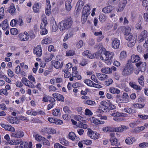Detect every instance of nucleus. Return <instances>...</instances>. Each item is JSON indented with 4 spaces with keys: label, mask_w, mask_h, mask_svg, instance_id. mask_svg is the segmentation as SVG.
Segmentation results:
<instances>
[{
    "label": "nucleus",
    "mask_w": 148,
    "mask_h": 148,
    "mask_svg": "<svg viewBox=\"0 0 148 148\" xmlns=\"http://www.w3.org/2000/svg\"><path fill=\"white\" fill-rule=\"evenodd\" d=\"M73 24V21L71 18L64 20L59 23L60 29L61 31L67 29L71 27Z\"/></svg>",
    "instance_id": "nucleus-1"
},
{
    "label": "nucleus",
    "mask_w": 148,
    "mask_h": 148,
    "mask_svg": "<svg viewBox=\"0 0 148 148\" xmlns=\"http://www.w3.org/2000/svg\"><path fill=\"white\" fill-rule=\"evenodd\" d=\"M100 104L101 110L104 112H107L108 110H113L115 108V106L112 104L109 101H103L101 102Z\"/></svg>",
    "instance_id": "nucleus-2"
},
{
    "label": "nucleus",
    "mask_w": 148,
    "mask_h": 148,
    "mask_svg": "<svg viewBox=\"0 0 148 148\" xmlns=\"http://www.w3.org/2000/svg\"><path fill=\"white\" fill-rule=\"evenodd\" d=\"M133 67L130 63H127L123 69L122 75L126 76L130 75L133 72Z\"/></svg>",
    "instance_id": "nucleus-3"
},
{
    "label": "nucleus",
    "mask_w": 148,
    "mask_h": 148,
    "mask_svg": "<svg viewBox=\"0 0 148 148\" xmlns=\"http://www.w3.org/2000/svg\"><path fill=\"white\" fill-rule=\"evenodd\" d=\"M129 96L126 93H123L122 97L117 95L116 97V102L117 103H127L129 102Z\"/></svg>",
    "instance_id": "nucleus-4"
},
{
    "label": "nucleus",
    "mask_w": 148,
    "mask_h": 148,
    "mask_svg": "<svg viewBox=\"0 0 148 148\" xmlns=\"http://www.w3.org/2000/svg\"><path fill=\"white\" fill-rule=\"evenodd\" d=\"M87 134L88 136L90 138L93 139L98 138L99 134L96 132H94L91 129H88Z\"/></svg>",
    "instance_id": "nucleus-5"
},
{
    "label": "nucleus",
    "mask_w": 148,
    "mask_h": 148,
    "mask_svg": "<svg viewBox=\"0 0 148 148\" xmlns=\"http://www.w3.org/2000/svg\"><path fill=\"white\" fill-rule=\"evenodd\" d=\"M131 30V29L129 27H127L125 29V39L128 40H131L134 37H136L133 36L132 34L130 33Z\"/></svg>",
    "instance_id": "nucleus-6"
},
{
    "label": "nucleus",
    "mask_w": 148,
    "mask_h": 148,
    "mask_svg": "<svg viewBox=\"0 0 148 148\" xmlns=\"http://www.w3.org/2000/svg\"><path fill=\"white\" fill-rule=\"evenodd\" d=\"M24 135V132L21 130H15L11 133V136L15 138H21Z\"/></svg>",
    "instance_id": "nucleus-7"
},
{
    "label": "nucleus",
    "mask_w": 148,
    "mask_h": 148,
    "mask_svg": "<svg viewBox=\"0 0 148 148\" xmlns=\"http://www.w3.org/2000/svg\"><path fill=\"white\" fill-rule=\"evenodd\" d=\"M147 32L146 30H144L141 33L140 36H138V40L139 42L143 41L145 38L147 37Z\"/></svg>",
    "instance_id": "nucleus-8"
},
{
    "label": "nucleus",
    "mask_w": 148,
    "mask_h": 148,
    "mask_svg": "<svg viewBox=\"0 0 148 148\" xmlns=\"http://www.w3.org/2000/svg\"><path fill=\"white\" fill-rule=\"evenodd\" d=\"M22 82L25 84L26 86H28L29 87L32 88H35V86L31 82L27 79L25 77H23L22 80Z\"/></svg>",
    "instance_id": "nucleus-9"
},
{
    "label": "nucleus",
    "mask_w": 148,
    "mask_h": 148,
    "mask_svg": "<svg viewBox=\"0 0 148 148\" xmlns=\"http://www.w3.org/2000/svg\"><path fill=\"white\" fill-rule=\"evenodd\" d=\"M136 65L138 67H140L141 72L144 71L146 69V64L145 62H140L138 63H136Z\"/></svg>",
    "instance_id": "nucleus-10"
},
{
    "label": "nucleus",
    "mask_w": 148,
    "mask_h": 148,
    "mask_svg": "<svg viewBox=\"0 0 148 148\" xmlns=\"http://www.w3.org/2000/svg\"><path fill=\"white\" fill-rule=\"evenodd\" d=\"M104 55V60H110L113 57L114 53L113 52H111L109 51H105L103 53Z\"/></svg>",
    "instance_id": "nucleus-11"
},
{
    "label": "nucleus",
    "mask_w": 148,
    "mask_h": 148,
    "mask_svg": "<svg viewBox=\"0 0 148 148\" xmlns=\"http://www.w3.org/2000/svg\"><path fill=\"white\" fill-rule=\"evenodd\" d=\"M42 50L40 45H38L34 49V53L38 57H40L42 54Z\"/></svg>",
    "instance_id": "nucleus-12"
},
{
    "label": "nucleus",
    "mask_w": 148,
    "mask_h": 148,
    "mask_svg": "<svg viewBox=\"0 0 148 148\" xmlns=\"http://www.w3.org/2000/svg\"><path fill=\"white\" fill-rule=\"evenodd\" d=\"M69 138L72 140L77 141L79 140V138L77 137L74 132H71L69 134Z\"/></svg>",
    "instance_id": "nucleus-13"
},
{
    "label": "nucleus",
    "mask_w": 148,
    "mask_h": 148,
    "mask_svg": "<svg viewBox=\"0 0 148 148\" xmlns=\"http://www.w3.org/2000/svg\"><path fill=\"white\" fill-rule=\"evenodd\" d=\"M32 143L31 142H30L28 144V143L26 142H22L20 144V148H32Z\"/></svg>",
    "instance_id": "nucleus-14"
},
{
    "label": "nucleus",
    "mask_w": 148,
    "mask_h": 148,
    "mask_svg": "<svg viewBox=\"0 0 148 148\" xmlns=\"http://www.w3.org/2000/svg\"><path fill=\"white\" fill-rule=\"evenodd\" d=\"M120 45V41L116 38H114L112 43V47L115 49L118 48L119 46Z\"/></svg>",
    "instance_id": "nucleus-15"
},
{
    "label": "nucleus",
    "mask_w": 148,
    "mask_h": 148,
    "mask_svg": "<svg viewBox=\"0 0 148 148\" xmlns=\"http://www.w3.org/2000/svg\"><path fill=\"white\" fill-rule=\"evenodd\" d=\"M52 65L57 69L61 68L63 65V63L61 62V64L58 61H51Z\"/></svg>",
    "instance_id": "nucleus-16"
},
{
    "label": "nucleus",
    "mask_w": 148,
    "mask_h": 148,
    "mask_svg": "<svg viewBox=\"0 0 148 148\" xmlns=\"http://www.w3.org/2000/svg\"><path fill=\"white\" fill-rule=\"evenodd\" d=\"M114 9V8L111 5H109L103 8L102 10L103 12L105 13H109Z\"/></svg>",
    "instance_id": "nucleus-17"
},
{
    "label": "nucleus",
    "mask_w": 148,
    "mask_h": 148,
    "mask_svg": "<svg viewBox=\"0 0 148 148\" xmlns=\"http://www.w3.org/2000/svg\"><path fill=\"white\" fill-rule=\"evenodd\" d=\"M47 24V18L45 17L42 18V22L40 25V28L41 29H46L45 27Z\"/></svg>",
    "instance_id": "nucleus-18"
},
{
    "label": "nucleus",
    "mask_w": 148,
    "mask_h": 148,
    "mask_svg": "<svg viewBox=\"0 0 148 148\" xmlns=\"http://www.w3.org/2000/svg\"><path fill=\"white\" fill-rule=\"evenodd\" d=\"M1 125L2 127L4 128L6 130L8 131L12 132L15 131L14 128L11 125H5L4 124H2Z\"/></svg>",
    "instance_id": "nucleus-19"
},
{
    "label": "nucleus",
    "mask_w": 148,
    "mask_h": 148,
    "mask_svg": "<svg viewBox=\"0 0 148 148\" xmlns=\"http://www.w3.org/2000/svg\"><path fill=\"white\" fill-rule=\"evenodd\" d=\"M127 2L126 1H123L122 2L120 3L119 8L117 10V12H121L123 10L125 7Z\"/></svg>",
    "instance_id": "nucleus-20"
},
{
    "label": "nucleus",
    "mask_w": 148,
    "mask_h": 148,
    "mask_svg": "<svg viewBox=\"0 0 148 148\" xmlns=\"http://www.w3.org/2000/svg\"><path fill=\"white\" fill-rule=\"evenodd\" d=\"M51 26H52V30L53 32H56L58 29V27L55 21L52 20L51 21Z\"/></svg>",
    "instance_id": "nucleus-21"
},
{
    "label": "nucleus",
    "mask_w": 148,
    "mask_h": 148,
    "mask_svg": "<svg viewBox=\"0 0 148 148\" xmlns=\"http://www.w3.org/2000/svg\"><path fill=\"white\" fill-rule=\"evenodd\" d=\"M111 144L112 145L118 147L120 145V143L118 142V140L116 138H111L110 139Z\"/></svg>",
    "instance_id": "nucleus-22"
},
{
    "label": "nucleus",
    "mask_w": 148,
    "mask_h": 148,
    "mask_svg": "<svg viewBox=\"0 0 148 148\" xmlns=\"http://www.w3.org/2000/svg\"><path fill=\"white\" fill-rule=\"evenodd\" d=\"M96 76L99 80L101 81L105 80L108 77L107 75L100 73H97Z\"/></svg>",
    "instance_id": "nucleus-23"
},
{
    "label": "nucleus",
    "mask_w": 148,
    "mask_h": 148,
    "mask_svg": "<svg viewBox=\"0 0 148 148\" xmlns=\"http://www.w3.org/2000/svg\"><path fill=\"white\" fill-rule=\"evenodd\" d=\"M52 95L54 98H56L58 100L62 101H64V97L63 95L58 93H55L53 94Z\"/></svg>",
    "instance_id": "nucleus-24"
},
{
    "label": "nucleus",
    "mask_w": 148,
    "mask_h": 148,
    "mask_svg": "<svg viewBox=\"0 0 148 148\" xmlns=\"http://www.w3.org/2000/svg\"><path fill=\"white\" fill-rule=\"evenodd\" d=\"M18 37L22 41H26L29 38V36H27L23 34H20L18 35Z\"/></svg>",
    "instance_id": "nucleus-25"
},
{
    "label": "nucleus",
    "mask_w": 148,
    "mask_h": 148,
    "mask_svg": "<svg viewBox=\"0 0 148 148\" xmlns=\"http://www.w3.org/2000/svg\"><path fill=\"white\" fill-rule=\"evenodd\" d=\"M16 9L14 4H11L10 7L9 8L8 11L12 15H14Z\"/></svg>",
    "instance_id": "nucleus-26"
},
{
    "label": "nucleus",
    "mask_w": 148,
    "mask_h": 148,
    "mask_svg": "<svg viewBox=\"0 0 148 148\" xmlns=\"http://www.w3.org/2000/svg\"><path fill=\"white\" fill-rule=\"evenodd\" d=\"M131 57V61L132 63L137 62L140 60V58L138 55H133Z\"/></svg>",
    "instance_id": "nucleus-27"
},
{
    "label": "nucleus",
    "mask_w": 148,
    "mask_h": 148,
    "mask_svg": "<svg viewBox=\"0 0 148 148\" xmlns=\"http://www.w3.org/2000/svg\"><path fill=\"white\" fill-rule=\"evenodd\" d=\"M72 0H68L65 2V6L66 10L70 11L71 8V4Z\"/></svg>",
    "instance_id": "nucleus-28"
},
{
    "label": "nucleus",
    "mask_w": 148,
    "mask_h": 148,
    "mask_svg": "<svg viewBox=\"0 0 148 148\" xmlns=\"http://www.w3.org/2000/svg\"><path fill=\"white\" fill-rule=\"evenodd\" d=\"M84 0H79L77 4L76 7L78 6L77 10H80L84 5Z\"/></svg>",
    "instance_id": "nucleus-29"
},
{
    "label": "nucleus",
    "mask_w": 148,
    "mask_h": 148,
    "mask_svg": "<svg viewBox=\"0 0 148 148\" xmlns=\"http://www.w3.org/2000/svg\"><path fill=\"white\" fill-rule=\"evenodd\" d=\"M137 37H134L131 40H129L128 42V46L129 47H132L134 45L136 41Z\"/></svg>",
    "instance_id": "nucleus-30"
},
{
    "label": "nucleus",
    "mask_w": 148,
    "mask_h": 148,
    "mask_svg": "<svg viewBox=\"0 0 148 148\" xmlns=\"http://www.w3.org/2000/svg\"><path fill=\"white\" fill-rule=\"evenodd\" d=\"M7 120L10 123L14 124L17 122L18 119L16 117L10 116L8 117Z\"/></svg>",
    "instance_id": "nucleus-31"
},
{
    "label": "nucleus",
    "mask_w": 148,
    "mask_h": 148,
    "mask_svg": "<svg viewBox=\"0 0 148 148\" xmlns=\"http://www.w3.org/2000/svg\"><path fill=\"white\" fill-rule=\"evenodd\" d=\"M110 92L113 94H119L121 92V91L119 89L116 88H114L113 87H111L109 89Z\"/></svg>",
    "instance_id": "nucleus-32"
},
{
    "label": "nucleus",
    "mask_w": 148,
    "mask_h": 148,
    "mask_svg": "<svg viewBox=\"0 0 148 148\" xmlns=\"http://www.w3.org/2000/svg\"><path fill=\"white\" fill-rule=\"evenodd\" d=\"M129 84L132 88L136 90H140L141 89V88L140 86L136 85L134 82H130Z\"/></svg>",
    "instance_id": "nucleus-33"
},
{
    "label": "nucleus",
    "mask_w": 148,
    "mask_h": 148,
    "mask_svg": "<svg viewBox=\"0 0 148 148\" xmlns=\"http://www.w3.org/2000/svg\"><path fill=\"white\" fill-rule=\"evenodd\" d=\"M8 24L7 19H5L2 23V28L3 30H5L8 27Z\"/></svg>",
    "instance_id": "nucleus-34"
},
{
    "label": "nucleus",
    "mask_w": 148,
    "mask_h": 148,
    "mask_svg": "<svg viewBox=\"0 0 148 148\" xmlns=\"http://www.w3.org/2000/svg\"><path fill=\"white\" fill-rule=\"evenodd\" d=\"M52 41V38L50 37H48L42 40V43L43 44H48L51 43Z\"/></svg>",
    "instance_id": "nucleus-35"
},
{
    "label": "nucleus",
    "mask_w": 148,
    "mask_h": 148,
    "mask_svg": "<svg viewBox=\"0 0 148 148\" xmlns=\"http://www.w3.org/2000/svg\"><path fill=\"white\" fill-rule=\"evenodd\" d=\"M101 72L103 73L106 74L111 73H112V71L109 68H103L101 70Z\"/></svg>",
    "instance_id": "nucleus-36"
},
{
    "label": "nucleus",
    "mask_w": 148,
    "mask_h": 148,
    "mask_svg": "<svg viewBox=\"0 0 148 148\" xmlns=\"http://www.w3.org/2000/svg\"><path fill=\"white\" fill-rule=\"evenodd\" d=\"M134 141V138L132 137H128L125 140V143L128 144H132Z\"/></svg>",
    "instance_id": "nucleus-37"
},
{
    "label": "nucleus",
    "mask_w": 148,
    "mask_h": 148,
    "mask_svg": "<svg viewBox=\"0 0 148 148\" xmlns=\"http://www.w3.org/2000/svg\"><path fill=\"white\" fill-rule=\"evenodd\" d=\"M88 16L87 14L83 13L82 16V22L83 24L84 23L86 22Z\"/></svg>",
    "instance_id": "nucleus-38"
},
{
    "label": "nucleus",
    "mask_w": 148,
    "mask_h": 148,
    "mask_svg": "<svg viewBox=\"0 0 148 148\" xmlns=\"http://www.w3.org/2000/svg\"><path fill=\"white\" fill-rule=\"evenodd\" d=\"M60 142L62 145L65 146H67L69 144L68 142L63 138L60 139Z\"/></svg>",
    "instance_id": "nucleus-39"
},
{
    "label": "nucleus",
    "mask_w": 148,
    "mask_h": 148,
    "mask_svg": "<svg viewBox=\"0 0 148 148\" xmlns=\"http://www.w3.org/2000/svg\"><path fill=\"white\" fill-rule=\"evenodd\" d=\"M84 104H87L89 105L90 106H94L96 104V103H95V101L90 100L84 101Z\"/></svg>",
    "instance_id": "nucleus-40"
},
{
    "label": "nucleus",
    "mask_w": 148,
    "mask_h": 148,
    "mask_svg": "<svg viewBox=\"0 0 148 148\" xmlns=\"http://www.w3.org/2000/svg\"><path fill=\"white\" fill-rule=\"evenodd\" d=\"M34 138L35 139L38 141H42V140L45 139L44 137H42V136L38 134L35 135Z\"/></svg>",
    "instance_id": "nucleus-41"
},
{
    "label": "nucleus",
    "mask_w": 148,
    "mask_h": 148,
    "mask_svg": "<svg viewBox=\"0 0 148 148\" xmlns=\"http://www.w3.org/2000/svg\"><path fill=\"white\" fill-rule=\"evenodd\" d=\"M40 7L38 3H36L34 5L33 7V10L35 12H38L40 10Z\"/></svg>",
    "instance_id": "nucleus-42"
},
{
    "label": "nucleus",
    "mask_w": 148,
    "mask_h": 148,
    "mask_svg": "<svg viewBox=\"0 0 148 148\" xmlns=\"http://www.w3.org/2000/svg\"><path fill=\"white\" fill-rule=\"evenodd\" d=\"M77 73H72V75L73 77H75V79L76 80H80L82 78V77L80 75L77 74Z\"/></svg>",
    "instance_id": "nucleus-43"
},
{
    "label": "nucleus",
    "mask_w": 148,
    "mask_h": 148,
    "mask_svg": "<svg viewBox=\"0 0 148 148\" xmlns=\"http://www.w3.org/2000/svg\"><path fill=\"white\" fill-rule=\"evenodd\" d=\"M5 15L4 8L3 7H2L0 8V20L3 19L5 17Z\"/></svg>",
    "instance_id": "nucleus-44"
},
{
    "label": "nucleus",
    "mask_w": 148,
    "mask_h": 148,
    "mask_svg": "<svg viewBox=\"0 0 148 148\" xmlns=\"http://www.w3.org/2000/svg\"><path fill=\"white\" fill-rule=\"evenodd\" d=\"M144 77L143 75H141L140 77L138 78V81L140 85L143 86L144 85V82L143 81Z\"/></svg>",
    "instance_id": "nucleus-45"
},
{
    "label": "nucleus",
    "mask_w": 148,
    "mask_h": 148,
    "mask_svg": "<svg viewBox=\"0 0 148 148\" xmlns=\"http://www.w3.org/2000/svg\"><path fill=\"white\" fill-rule=\"evenodd\" d=\"M103 129L104 132H114V128L112 127H104Z\"/></svg>",
    "instance_id": "nucleus-46"
},
{
    "label": "nucleus",
    "mask_w": 148,
    "mask_h": 148,
    "mask_svg": "<svg viewBox=\"0 0 148 148\" xmlns=\"http://www.w3.org/2000/svg\"><path fill=\"white\" fill-rule=\"evenodd\" d=\"M83 9L85 11L83 12V13L87 14V12L89 11L91 9L90 5L89 4H88L84 7Z\"/></svg>",
    "instance_id": "nucleus-47"
},
{
    "label": "nucleus",
    "mask_w": 148,
    "mask_h": 148,
    "mask_svg": "<svg viewBox=\"0 0 148 148\" xmlns=\"http://www.w3.org/2000/svg\"><path fill=\"white\" fill-rule=\"evenodd\" d=\"M84 82L88 86H93L94 83L89 79H86L84 80Z\"/></svg>",
    "instance_id": "nucleus-48"
},
{
    "label": "nucleus",
    "mask_w": 148,
    "mask_h": 148,
    "mask_svg": "<svg viewBox=\"0 0 148 148\" xmlns=\"http://www.w3.org/2000/svg\"><path fill=\"white\" fill-rule=\"evenodd\" d=\"M52 114L56 116H60V110L59 109H56L54 111H53Z\"/></svg>",
    "instance_id": "nucleus-49"
},
{
    "label": "nucleus",
    "mask_w": 148,
    "mask_h": 148,
    "mask_svg": "<svg viewBox=\"0 0 148 148\" xmlns=\"http://www.w3.org/2000/svg\"><path fill=\"white\" fill-rule=\"evenodd\" d=\"M106 19V17L103 14L100 15L99 16V20L101 22H105Z\"/></svg>",
    "instance_id": "nucleus-50"
},
{
    "label": "nucleus",
    "mask_w": 148,
    "mask_h": 148,
    "mask_svg": "<svg viewBox=\"0 0 148 148\" xmlns=\"http://www.w3.org/2000/svg\"><path fill=\"white\" fill-rule=\"evenodd\" d=\"M113 82V80L112 79L110 78L107 79L104 82V84L107 86H108L112 84Z\"/></svg>",
    "instance_id": "nucleus-51"
},
{
    "label": "nucleus",
    "mask_w": 148,
    "mask_h": 148,
    "mask_svg": "<svg viewBox=\"0 0 148 148\" xmlns=\"http://www.w3.org/2000/svg\"><path fill=\"white\" fill-rule=\"evenodd\" d=\"M145 106V104H143L136 103L134 104V106L136 108H143Z\"/></svg>",
    "instance_id": "nucleus-52"
},
{
    "label": "nucleus",
    "mask_w": 148,
    "mask_h": 148,
    "mask_svg": "<svg viewBox=\"0 0 148 148\" xmlns=\"http://www.w3.org/2000/svg\"><path fill=\"white\" fill-rule=\"evenodd\" d=\"M10 32L11 34L13 35H16L18 33V30L15 28L11 29Z\"/></svg>",
    "instance_id": "nucleus-53"
},
{
    "label": "nucleus",
    "mask_w": 148,
    "mask_h": 148,
    "mask_svg": "<svg viewBox=\"0 0 148 148\" xmlns=\"http://www.w3.org/2000/svg\"><path fill=\"white\" fill-rule=\"evenodd\" d=\"M120 58L121 59H123L126 56V52L125 51H122L120 53Z\"/></svg>",
    "instance_id": "nucleus-54"
},
{
    "label": "nucleus",
    "mask_w": 148,
    "mask_h": 148,
    "mask_svg": "<svg viewBox=\"0 0 148 148\" xmlns=\"http://www.w3.org/2000/svg\"><path fill=\"white\" fill-rule=\"evenodd\" d=\"M83 45V42L82 40H80L77 42L76 47L77 48H80Z\"/></svg>",
    "instance_id": "nucleus-55"
},
{
    "label": "nucleus",
    "mask_w": 148,
    "mask_h": 148,
    "mask_svg": "<svg viewBox=\"0 0 148 148\" xmlns=\"http://www.w3.org/2000/svg\"><path fill=\"white\" fill-rule=\"evenodd\" d=\"M85 115L88 116H90L92 114L91 111L88 109H86L85 110Z\"/></svg>",
    "instance_id": "nucleus-56"
},
{
    "label": "nucleus",
    "mask_w": 148,
    "mask_h": 148,
    "mask_svg": "<svg viewBox=\"0 0 148 148\" xmlns=\"http://www.w3.org/2000/svg\"><path fill=\"white\" fill-rule=\"evenodd\" d=\"M17 24L16 19L12 20L10 23V25L12 27L15 26Z\"/></svg>",
    "instance_id": "nucleus-57"
},
{
    "label": "nucleus",
    "mask_w": 148,
    "mask_h": 148,
    "mask_svg": "<svg viewBox=\"0 0 148 148\" xmlns=\"http://www.w3.org/2000/svg\"><path fill=\"white\" fill-rule=\"evenodd\" d=\"M88 127V125H87L86 124H84L82 122L80 123L79 126V127L84 129H86Z\"/></svg>",
    "instance_id": "nucleus-58"
},
{
    "label": "nucleus",
    "mask_w": 148,
    "mask_h": 148,
    "mask_svg": "<svg viewBox=\"0 0 148 148\" xmlns=\"http://www.w3.org/2000/svg\"><path fill=\"white\" fill-rule=\"evenodd\" d=\"M114 132H123V129L121 126V127L116 128H114Z\"/></svg>",
    "instance_id": "nucleus-59"
},
{
    "label": "nucleus",
    "mask_w": 148,
    "mask_h": 148,
    "mask_svg": "<svg viewBox=\"0 0 148 148\" xmlns=\"http://www.w3.org/2000/svg\"><path fill=\"white\" fill-rule=\"evenodd\" d=\"M139 146L142 148H144L148 147V143L143 142L140 143L139 145Z\"/></svg>",
    "instance_id": "nucleus-60"
},
{
    "label": "nucleus",
    "mask_w": 148,
    "mask_h": 148,
    "mask_svg": "<svg viewBox=\"0 0 148 148\" xmlns=\"http://www.w3.org/2000/svg\"><path fill=\"white\" fill-rule=\"evenodd\" d=\"M42 130L43 132L49 134H50L51 130L50 128L48 127H45Z\"/></svg>",
    "instance_id": "nucleus-61"
},
{
    "label": "nucleus",
    "mask_w": 148,
    "mask_h": 148,
    "mask_svg": "<svg viewBox=\"0 0 148 148\" xmlns=\"http://www.w3.org/2000/svg\"><path fill=\"white\" fill-rule=\"evenodd\" d=\"M2 93H3L5 95H7L8 94L7 90L4 89H2L0 90V95H1Z\"/></svg>",
    "instance_id": "nucleus-62"
},
{
    "label": "nucleus",
    "mask_w": 148,
    "mask_h": 148,
    "mask_svg": "<svg viewBox=\"0 0 148 148\" xmlns=\"http://www.w3.org/2000/svg\"><path fill=\"white\" fill-rule=\"evenodd\" d=\"M43 144L46 145H49L50 143L49 141L47 140L46 138H45V139L42 140Z\"/></svg>",
    "instance_id": "nucleus-63"
},
{
    "label": "nucleus",
    "mask_w": 148,
    "mask_h": 148,
    "mask_svg": "<svg viewBox=\"0 0 148 148\" xmlns=\"http://www.w3.org/2000/svg\"><path fill=\"white\" fill-rule=\"evenodd\" d=\"M142 5L145 7H147L148 6V0H143Z\"/></svg>",
    "instance_id": "nucleus-64"
}]
</instances>
